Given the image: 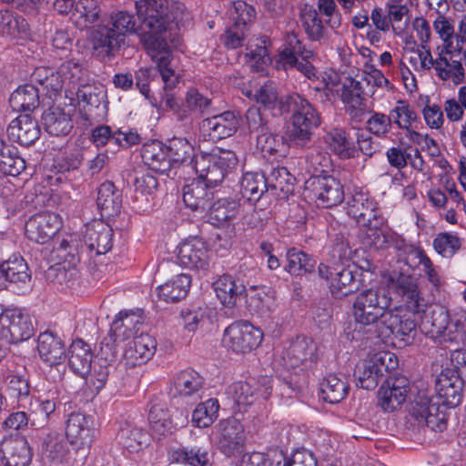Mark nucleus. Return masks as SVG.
I'll return each instance as SVG.
<instances>
[{"mask_svg":"<svg viewBox=\"0 0 466 466\" xmlns=\"http://www.w3.org/2000/svg\"><path fill=\"white\" fill-rule=\"evenodd\" d=\"M66 436L78 449L88 445L92 439L91 418L81 412L71 413L66 424Z\"/></svg>","mask_w":466,"mask_h":466,"instance_id":"23","label":"nucleus"},{"mask_svg":"<svg viewBox=\"0 0 466 466\" xmlns=\"http://www.w3.org/2000/svg\"><path fill=\"white\" fill-rule=\"evenodd\" d=\"M301 22L305 32L311 40L317 41L323 37L325 28L317 9L312 6L306 7L301 12Z\"/></svg>","mask_w":466,"mask_h":466,"instance_id":"56","label":"nucleus"},{"mask_svg":"<svg viewBox=\"0 0 466 466\" xmlns=\"http://www.w3.org/2000/svg\"><path fill=\"white\" fill-rule=\"evenodd\" d=\"M241 466H289V461L282 454L268 459L263 453L253 452L243 457Z\"/></svg>","mask_w":466,"mask_h":466,"instance_id":"64","label":"nucleus"},{"mask_svg":"<svg viewBox=\"0 0 466 466\" xmlns=\"http://www.w3.org/2000/svg\"><path fill=\"white\" fill-rule=\"evenodd\" d=\"M0 460L3 466H28L32 453L25 438H4L0 443Z\"/></svg>","mask_w":466,"mask_h":466,"instance_id":"19","label":"nucleus"},{"mask_svg":"<svg viewBox=\"0 0 466 466\" xmlns=\"http://www.w3.org/2000/svg\"><path fill=\"white\" fill-rule=\"evenodd\" d=\"M389 115L392 123L406 131H410L418 117L414 109L405 100H399Z\"/></svg>","mask_w":466,"mask_h":466,"instance_id":"55","label":"nucleus"},{"mask_svg":"<svg viewBox=\"0 0 466 466\" xmlns=\"http://www.w3.org/2000/svg\"><path fill=\"white\" fill-rule=\"evenodd\" d=\"M25 168V159L15 147L0 138V172L5 176L16 177Z\"/></svg>","mask_w":466,"mask_h":466,"instance_id":"40","label":"nucleus"},{"mask_svg":"<svg viewBox=\"0 0 466 466\" xmlns=\"http://www.w3.org/2000/svg\"><path fill=\"white\" fill-rule=\"evenodd\" d=\"M212 441L227 456L240 453L245 442L244 427L235 417L221 420L212 431Z\"/></svg>","mask_w":466,"mask_h":466,"instance_id":"10","label":"nucleus"},{"mask_svg":"<svg viewBox=\"0 0 466 466\" xmlns=\"http://www.w3.org/2000/svg\"><path fill=\"white\" fill-rule=\"evenodd\" d=\"M354 376L358 381L357 385L365 390L374 389L383 377L373 355L356 366Z\"/></svg>","mask_w":466,"mask_h":466,"instance_id":"41","label":"nucleus"},{"mask_svg":"<svg viewBox=\"0 0 466 466\" xmlns=\"http://www.w3.org/2000/svg\"><path fill=\"white\" fill-rule=\"evenodd\" d=\"M360 271L356 265L334 268L329 289L335 298H343L356 292L362 286Z\"/></svg>","mask_w":466,"mask_h":466,"instance_id":"17","label":"nucleus"},{"mask_svg":"<svg viewBox=\"0 0 466 466\" xmlns=\"http://www.w3.org/2000/svg\"><path fill=\"white\" fill-rule=\"evenodd\" d=\"M96 205L101 216L106 218L116 216L122 207V195L110 181L102 183L97 190Z\"/></svg>","mask_w":466,"mask_h":466,"instance_id":"30","label":"nucleus"},{"mask_svg":"<svg viewBox=\"0 0 466 466\" xmlns=\"http://www.w3.org/2000/svg\"><path fill=\"white\" fill-rule=\"evenodd\" d=\"M120 442L129 452H137L146 447L149 441V435L141 428L127 425L119 432Z\"/></svg>","mask_w":466,"mask_h":466,"instance_id":"49","label":"nucleus"},{"mask_svg":"<svg viewBox=\"0 0 466 466\" xmlns=\"http://www.w3.org/2000/svg\"><path fill=\"white\" fill-rule=\"evenodd\" d=\"M463 381L454 370H442L435 380V396H430L449 408L456 407L462 398Z\"/></svg>","mask_w":466,"mask_h":466,"instance_id":"14","label":"nucleus"},{"mask_svg":"<svg viewBox=\"0 0 466 466\" xmlns=\"http://www.w3.org/2000/svg\"><path fill=\"white\" fill-rule=\"evenodd\" d=\"M157 64L166 91L173 89L178 83V76L171 66L172 55L167 46L154 51L147 50Z\"/></svg>","mask_w":466,"mask_h":466,"instance_id":"35","label":"nucleus"},{"mask_svg":"<svg viewBox=\"0 0 466 466\" xmlns=\"http://www.w3.org/2000/svg\"><path fill=\"white\" fill-rule=\"evenodd\" d=\"M340 96L350 119L355 123L362 122L368 108L361 83L350 78L347 84L343 85Z\"/></svg>","mask_w":466,"mask_h":466,"instance_id":"20","label":"nucleus"},{"mask_svg":"<svg viewBox=\"0 0 466 466\" xmlns=\"http://www.w3.org/2000/svg\"><path fill=\"white\" fill-rule=\"evenodd\" d=\"M236 157L230 150H221L214 148L208 154H206V188L213 187L221 183L225 177L227 170L236 165Z\"/></svg>","mask_w":466,"mask_h":466,"instance_id":"16","label":"nucleus"},{"mask_svg":"<svg viewBox=\"0 0 466 466\" xmlns=\"http://www.w3.org/2000/svg\"><path fill=\"white\" fill-rule=\"evenodd\" d=\"M329 148L342 159L354 157L358 151L349 134L342 128H333L324 137Z\"/></svg>","mask_w":466,"mask_h":466,"instance_id":"37","label":"nucleus"},{"mask_svg":"<svg viewBox=\"0 0 466 466\" xmlns=\"http://www.w3.org/2000/svg\"><path fill=\"white\" fill-rule=\"evenodd\" d=\"M113 229L103 221H95L86 227L84 241L90 250L105 254L112 248Z\"/></svg>","mask_w":466,"mask_h":466,"instance_id":"29","label":"nucleus"},{"mask_svg":"<svg viewBox=\"0 0 466 466\" xmlns=\"http://www.w3.org/2000/svg\"><path fill=\"white\" fill-rule=\"evenodd\" d=\"M286 257L288 265L285 269L295 276L312 272L317 263L310 255L296 248H289Z\"/></svg>","mask_w":466,"mask_h":466,"instance_id":"46","label":"nucleus"},{"mask_svg":"<svg viewBox=\"0 0 466 466\" xmlns=\"http://www.w3.org/2000/svg\"><path fill=\"white\" fill-rule=\"evenodd\" d=\"M434 250L442 258H452L462 246V240L457 233L440 232L432 242Z\"/></svg>","mask_w":466,"mask_h":466,"instance_id":"52","label":"nucleus"},{"mask_svg":"<svg viewBox=\"0 0 466 466\" xmlns=\"http://www.w3.org/2000/svg\"><path fill=\"white\" fill-rule=\"evenodd\" d=\"M426 323L431 324L427 333L439 342L457 341L464 330L463 321L455 315L451 316L449 311L440 305L432 308Z\"/></svg>","mask_w":466,"mask_h":466,"instance_id":"9","label":"nucleus"},{"mask_svg":"<svg viewBox=\"0 0 466 466\" xmlns=\"http://www.w3.org/2000/svg\"><path fill=\"white\" fill-rule=\"evenodd\" d=\"M266 39L261 40L260 44H257L255 48L250 45L246 56L250 67L257 72H262L264 67L270 62L268 51L266 47Z\"/></svg>","mask_w":466,"mask_h":466,"instance_id":"61","label":"nucleus"},{"mask_svg":"<svg viewBox=\"0 0 466 466\" xmlns=\"http://www.w3.org/2000/svg\"><path fill=\"white\" fill-rule=\"evenodd\" d=\"M347 213L361 225H370V222L380 216L373 201L362 192H356L347 200Z\"/></svg>","mask_w":466,"mask_h":466,"instance_id":"28","label":"nucleus"},{"mask_svg":"<svg viewBox=\"0 0 466 466\" xmlns=\"http://www.w3.org/2000/svg\"><path fill=\"white\" fill-rule=\"evenodd\" d=\"M286 113H291V141L299 146H304L310 140L312 130L321 123L319 113L298 94L288 96L279 103L278 114Z\"/></svg>","mask_w":466,"mask_h":466,"instance_id":"4","label":"nucleus"},{"mask_svg":"<svg viewBox=\"0 0 466 466\" xmlns=\"http://www.w3.org/2000/svg\"><path fill=\"white\" fill-rule=\"evenodd\" d=\"M349 386L346 380L337 375H328L320 384L322 399L329 403H338L348 395Z\"/></svg>","mask_w":466,"mask_h":466,"instance_id":"47","label":"nucleus"},{"mask_svg":"<svg viewBox=\"0 0 466 466\" xmlns=\"http://www.w3.org/2000/svg\"><path fill=\"white\" fill-rule=\"evenodd\" d=\"M204 177L198 176L191 184L186 185L183 189V200L185 205L196 211L201 209L204 205Z\"/></svg>","mask_w":466,"mask_h":466,"instance_id":"58","label":"nucleus"},{"mask_svg":"<svg viewBox=\"0 0 466 466\" xmlns=\"http://www.w3.org/2000/svg\"><path fill=\"white\" fill-rule=\"evenodd\" d=\"M389 289L402 302L406 311L399 308L401 314H409L415 319L417 326L420 314L423 313L427 308L418 279L411 274L393 271L389 277Z\"/></svg>","mask_w":466,"mask_h":466,"instance_id":"5","label":"nucleus"},{"mask_svg":"<svg viewBox=\"0 0 466 466\" xmlns=\"http://www.w3.org/2000/svg\"><path fill=\"white\" fill-rule=\"evenodd\" d=\"M307 189L317 206L324 208L340 204L345 197L343 186L332 176H317L309 179Z\"/></svg>","mask_w":466,"mask_h":466,"instance_id":"11","label":"nucleus"},{"mask_svg":"<svg viewBox=\"0 0 466 466\" xmlns=\"http://www.w3.org/2000/svg\"><path fill=\"white\" fill-rule=\"evenodd\" d=\"M203 378L193 370L179 372L174 379V386L181 395H191L202 388Z\"/></svg>","mask_w":466,"mask_h":466,"instance_id":"54","label":"nucleus"},{"mask_svg":"<svg viewBox=\"0 0 466 466\" xmlns=\"http://www.w3.org/2000/svg\"><path fill=\"white\" fill-rule=\"evenodd\" d=\"M60 217L53 212H39L30 217L25 225V236L39 244L48 242L61 228Z\"/></svg>","mask_w":466,"mask_h":466,"instance_id":"13","label":"nucleus"},{"mask_svg":"<svg viewBox=\"0 0 466 466\" xmlns=\"http://www.w3.org/2000/svg\"><path fill=\"white\" fill-rule=\"evenodd\" d=\"M69 352V366L74 372L80 376L88 373L92 361L89 346L82 339H76L71 344Z\"/></svg>","mask_w":466,"mask_h":466,"instance_id":"42","label":"nucleus"},{"mask_svg":"<svg viewBox=\"0 0 466 466\" xmlns=\"http://www.w3.org/2000/svg\"><path fill=\"white\" fill-rule=\"evenodd\" d=\"M418 58L421 69L430 70L434 67L437 76L441 80L451 78L455 85H459L464 80V69L460 60L449 62L448 57L442 56V53H440L438 58L433 59L430 49L426 46H421V48L418 49Z\"/></svg>","mask_w":466,"mask_h":466,"instance_id":"12","label":"nucleus"},{"mask_svg":"<svg viewBox=\"0 0 466 466\" xmlns=\"http://www.w3.org/2000/svg\"><path fill=\"white\" fill-rule=\"evenodd\" d=\"M141 157L144 164L157 173L166 174L172 168L168 148L159 141L154 140L143 145Z\"/></svg>","mask_w":466,"mask_h":466,"instance_id":"26","label":"nucleus"},{"mask_svg":"<svg viewBox=\"0 0 466 466\" xmlns=\"http://www.w3.org/2000/svg\"><path fill=\"white\" fill-rule=\"evenodd\" d=\"M7 135L10 139L22 146H30L39 137L40 128L30 115L24 114L11 121Z\"/></svg>","mask_w":466,"mask_h":466,"instance_id":"24","label":"nucleus"},{"mask_svg":"<svg viewBox=\"0 0 466 466\" xmlns=\"http://www.w3.org/2000/svg\"><path fill=\"white\" fill-rule=\"evenodd\" d=\"M212 289L220 302L227 307L236 304L237 298L245 290L244 287L236 285L232 277L223 275L212 283Z\"/></svg>","mask_w":466,"mask_h":466,"instance_id":"43","label":"nucleus"},{"mask_svg":"<svg viewBox=\"0 0 466 466\" xmlns=\"http://www.w3.org/2000/svg\"><path fill=\"white\" fill-rule=\"evenodd\" d=\"M0 274L8 281L14 283H26L30 281L31 275L25 260L19 256H13L0 264Z\"/></svg>","mask_w":466,"mask_h":466,"instance_id":"44","label":"nucleus"},{"mask_svg":"<svg viewBox=\"0 0 466 466\" xmlns=\"http://www.w3.org/2000/svg\"><path fill=\"white\" fill-rule=\"evenodd\" d=\"M287 368H295L317 360V344L309 338L297 337L283 352Z\"/></svg>","mask_w":466,"mask_h":466,"instance_id":"21","label":"nucleus"},{"mask_svg":"<svg viewBox=\"0 0 466 466\" xmlns=\"http://www.w3.org/2000/svg\"><path fill=\"white\" fill-rule=\"evenodd\" d=\"M138 35V25L135 16L127 11L110 15L106 24L97 25L91 34L94 51L101 58H111L125 45L130 35Z\"/></svg>","mask_w":466,"mask_h":466,"instance_id":"3","label":"nucleus"},{"mask_svg":"<svg viewBox=\"0 0 466 466\" xmlns=\"http://www.w3.org/2000/svg\"><path fill=\"white\" fill-rule=\"evenodd\" d=\"M246 304L252 314L259 317L268 316L275 309L276 302L263 288L250 287L246 290Z\"/></svg>","mask_w":466,"mask_h":466,"instance_id":"38","label":"nucleus"},{"mask_svg":"<svg viewBox=\"0 0 466 466\" xmlns=\"http://www.w3.org/2000/svg\"><path fill=\"white\" fill-rule=\"evenodd\" d=\"M58 69L68 89H74L77 85L86 83L87 80L86 69L76 59L63 62Z\"/></svg>","mask_w":466,"mask_h":466,"instance_id":"53","label":"nucleus"},{"mask_svg":"<svg viewBox=\"0 0 466 466\" xmlns=\"http://www.w3.org/2000/svg\"><path fill=\"white\" fill-rule=\"evenodd\" d=\"M6 391L8 395L18 402L25 400L30 394L29 376L23 373H14L7 377Z\"/></svg>","mask_w":466,"mask_h":466,"instance_id":"57","label":"nucleus"},{"mask_svg":"<svg viewBox=\"0 0 466 466\" xmlns=\"http://www.w3.org/2000/svg\"><path fill=\"white\" fill-rule=\"evenodd\" d=\"M42 452L51 465L58 466L65 461L67 454L66 443L60 434L49 433L43 441Z\"/></svg>","mask_w":466,"mask_h":466,"instance_id":"45","label":"nucleus"},{"mask_svg":"<svg viewBox=\"0 0 466 466\" xmlns=\"http://www.w3.org/2000/svg\"><path fill=\"white\" fill-rule=\"evenodd\" d=\"M37 350L42 360L50 366L59 364L66 358L65 343L50 330L39 334Z\"/></svg>","mask_w":466,"mask_h":466,"instance_id":"25","label":"nucleus"},{"mask_svg":"<svg viewBox=\"0 0 466 466\" xmlns=\"http://www.w3.org/2000/svg\"><path fill=\"white\" fill-rule=\"evenodd\" d=\"M9 104L14 111L31 112L39 105V89L34 85L21 86L11 94Z\"/></svg>","mask_w":466,"mask_h":466,"instance_id":"39","label":"nucleus"},{"mask_svg":"<svg viewBox=\"0 0 466 466\" xmlns=\"http://www.w3.org/2000/svg\"><path fill=\"white\" fill-rule=\"evenodd\" d=\"M449 407L435 401L427 394L420 393L409 409L410 420L419 427H427L435 432H442L448 425Z\"/></svg>","mask_w":466,"mask_h":466,"instance_id":"6","label":"nucleus"},{"mask_svg":"<svg viewBox=\"0 0 466 466\" xmlns=\"http://www.w3.org/2000/svg\"><path fill=\"white\" fill-rule=\"evenodd\" d=\"M230 392L238 405L248 406L256 401L258 392L264 399L268 398L271 393V380L263 377L258 381L255 379L238 381L230 386Z\"/></svg>","mask_w":466,"mask_h":466,"instance_id":"18","label":"nucleus"},{"mask_svg":"<svg viewBox=\"0 0 466 466\" xmlns=\"http://www.w3.org/2000/svg\"><path fill=\"white\" fill-rule=\"evenodd\" d=\"M26 22L8 9L0 10V29L3 34L13 35L25 31Z\"/></svg>","mask_w":466,"mask_h":466,"instance_id":"62","label":"nucleus"},{"mask_svg":"<svg viewBox=\"0 0 466 466\" xmlns=\"http://www.w3.org/2000/svg\"><path fill=\"white\" fill-rule=\"evenodd\" d=\"M208 128V139L213 142L230 137L238 128V120L234 113L226 111L206 118Z\"/></svg>","mask_w":466,"mask_h":466,"instance_id":"31","label":"nucleus"},{"mask_svg":"<svg viewBox=\"0 0 466 466\" xmlns=\"http://www.w3.org/2000/svg\"><path fill=\"white\" fill-rule=\"evenodd\" d=\"M409 382L405 377L388 380L378 390V405L386 412H392L406 400Z\"/></svg>","mask_w":466,"mask_h":466,"instance_id":"15","label":"nucleus"},{"mask_svg":"<svg viewBox=\"0 0 466 466\" xmlns=\"http://www.w3.org/2000/svg\"><path fill=\"white\" fill-rule=\"evenodd\" d=\"M156 350V339L149 334L141 333L127 344L123 358L127 365H140L149 360Z\"/></svg>","mask_w":466,"mask_h":466,"instance_id":"22","label":"nucleus"},{"mask_svg":"<svg viewBox=\"0 0 466 466\" xmlns=\"http://www.w3.org/2000/svg\"><path fill=\"white\" fill-rule=\"evenodd\" d=\"M263 339V332L248 321L239 320L230 324L223 335L225 347L236 353H247L256 349Z\"/></svg>","mask_w":466,"mask_h":466,"instance_id":"8","label":"nucleus"},{"mask_svg":"<svg viewBox=\"0 0 466 466\" xmlns=\"http://www.w3.org/2000/svg\"><path fill=\"white\" fill-rule=\"evenodd\" d=\"M317 7L319 15H323L326 25L331 29H338L341 25V14L335 0H318Z\"/></svg>","mask_w":466,"mask_h":466,"instance_id":"63","label":"nucleus"},{"mask_svg":"<svg viewBox=\"0 0 466 466\" xmlns=\"http://www.w3.org/2000/svg\"><path fill=\"white\" fill-rule=\"evenodd\" d=\"M391 299L384 289H368L360 292L352 306L357 324L370 326L380 320L379 337L385 343L399 339L405 341L416 329V321L409 314H401L399 308L389 309Z\"/></svg>","mask_w":466,"mask_h":466,"instance_id":"1","label":"nucleus"},{"mask_svg":"<svg viewBox=\"0 0 466 466\" xmlns=\"http://www.w3.org/2000/svg\"><path fill=\"white\" fill-rule=\"evenodd\" d=\"M138 37L146 50L154 51L167 46L170 32L183 19L185 5L167 0H137L135 3Z\"/></svg>","mask_w":466,"mask_h":466,"instance_id":"2","label":"nucleus"},{"mask_svg":"<svg viewBox=\"0 0 466 466\" xmlns=\"http://www.w3.org/2000/svg\"><path fill=\"white\" fill-rule=\"evenodd\" d=\"M204 239L201 236H190L177 247L179 263L188 268H204Z\"/></svg>","mask_w":466,"mask_h":466,"instance_id":"27","label":"nucleus"},{"mask_svg":"<svg viewBox=\"0 0 466 466\" xmlns=\"http://www.w3.org/2000/svg\"><path fill=\"white\" fill-rule=\"evenodd\" d=\"M254 99L258 104L264 106L265 109L272 110L273 116H279L278 109L279 103L285 100L284 98L279 99L278 93L273 83H266L257 89L254 93Z\"/></svg>","mask_w":466,"mask_h":466,"instance_id":"59","label":"nucleus"},{"mask_svg":"<svg viewBox=\"0 0 466 466\" xmlns=\"http://www.w3.org/2000/svg\"><path fill=\"white\" fill-rule=\"evenodd\" d=\"M78 248L79 240L76 234L64 235L53 250L57 264L63 265L65 269L76 267L79 262Z\"/></svg>","mask_w":466,"mask_h":466,"instance_id":"34","label":"nucleus"},{"mask_svg":"<svg viewBox=\"0 0 466 466\" xmlns=\"http://www.w3.org/2000/svg\"><path fill=\"white\" fill-rule=\"evenodd\" d=\"M35 329L28 313L21 309L8 308L0 314V338L7 343L16 344L29 339Z\"/></svg>","mask_w":466,"mask_h":466,"instance_id":"7","label":"nucleus"},{"mask_svg":"<svg viewBox=\"0 0 466 466\" xmlns=\"http://www.w3.org/2000/svg\"><path fill=\"white\" fill-rule=\"evenodd\" d=\"M190 282L191 279L188 275L178 274L171 280L157 287V296L167 303L177 302L187 296Z\"/></svg>","mask_w":466,"mask_h":466,"instance_id":"33","label":"nucleus"},{"mask_svg":"<svg viewBox=\"0 0 466 466\" xmlns=\"http://www.w3.org/2000/svg\"><path fill=\"white\" fill-rule=\"evenodd\" d=\"M239 211V203L231 198L214 201L208 209V222L215 227H223L234 219Z\"/></svg>","mask_w":466,"mask_h":466,"instance_id":"32","label":"nucleus"},{"mask_svg":"<svg viewBox=\"0 0 466 466\" xmlns=\"http://www.w3.org/2000/svg\"><path fill=\"white\" fill-rule=\"evenodd\" d=\"M257 147L264 157H283L286 154L287 145L282 136L272 134L268 129L257 135Z\"/></svg>","mask_w":466,"mask_h":466,"instance_id":"51","label":"nucleus"},{"mask_svg":"<svg viewBox=\"0 0 466 466\" xmlns=\"http://www.w3.org/2000/svg\"><path fill=\"white\" fill-rule=\"evenodd\" d=\"M382 218L380 217L370 222V225H361L366 228L364 243L376 249H382L388 247V235L385 234L380 226L382 225Z\"/></svg>","mask_w":466,"mask_h":466,"instance_id":"60","label":"nucleus"},{"mask_svg":"<svg viewBox=\"0 0 466 466\" xmlns=\"http://www.w3.org/2000/svg\"><path fill=\"white\" fill-rule=\"evenodd\" d=\"M140 324V316L131 312L120 311L111 326L115 340L129 338Z\"/></svg>","mask_w":466,"mask_h":466,"instance_id":"48","label":"nucleus"},{"mask_svg":"<svg viewBox=\"0 0 466 466\" xmlns=\"http://www.w3.org/2000/svg\"><path fill=\"white\" fill-rule=\"evenodd\" d=\"M42 119L46 131L52 136H66L73 127L70 115L57 106L45 111Z\"/></svg>","mask_w":466,"mask_h":466,"instance_id":"36","label":"nucleus"},{"mask_svg":"<svg viewBox=\"0 0 466 466\" xmlns=\"http://www.w3.org/2000/svg\"><path fill=\"white\" fill-rule=\"evenodd\" d=\"M241 193L244 198L249 200H258L267 191V179L260 173H246L240 183Z\"/></svg>","mask_w":466,"mask_h":466,"instance_id":"50","label":"nucleus"}]
</instances>
